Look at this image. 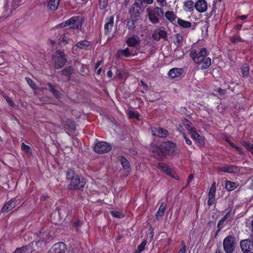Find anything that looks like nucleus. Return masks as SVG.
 Here are the masks:
<instances>
[{
  "instance_id": "nucleus-1",
  "label": "nucleus",
  "mask_w": 253,
  "mask_h": 253,
  "mask_svg": "<svg viewBox=\"0 0 253 253\" xmlns=\"http://www.w3.org/2000/svg\"><path fill=\"white\" fill-rule=\"evenodd\" d=\"M66 179L70 181L68 188L71 190L80 189L83 188L86 183L85 180L82 176L76 174L74 171L68 169L66 172Z\"/></svg>"
},
{
  "instance_id": "nucleus-2",
  "label": "nucleus",
  "mask_w": 253,
  "mask_h": 253,
  "mask_svg": "<svg viewBox=\"0 0 253 253\" xmlns=\"http://www.w3.org/2000/svg\"><path fill=\"white\" fill-rule=\"evenodd\" d=\"M161 148L163 151L165 155L175 156L180 153V150L176 146V145L171 141H168L161 142Z\"/></svg>"
},
{
  "instance_id": "nucleus-3",
  "label": "nucleus",
  "mask_w": 253,
  "mask_h": 253,
  "mask_svg": "<svg viewBox=\"0 0 253 253\" xmlns=\"http://www.w3.org/2000/svg\"><path fill=\"white\" fill-rule=\"evenodd\" d=\"M236 238L234 235H228L223 241V248L226 253H233L236 247Z\"/></svg>"
},
{
  "instance_id": "nucleus-4",
  "label": "nucleus",
  "mask_w": 253,
  "mask_h": 253,
  "mask_svg": "<svg viewBox=\"0 0 253 253\" xmlns=\"http://www.w3.org/2000/svg\"><path fill=\"white\" fill-rule=\"evenodd\" d=\"M149 19L153 24L158 23L159 18L164 15V11L162 8L156 7L152 9H146Z\"/></svg>"
},
{
  "instance_id": "nucleus-5",
  "label": "nucleus",
  "mask_w": 253,
  "mask_h": 253,
  "mask_svg": "<svg viewBox=\"0 0 253 253\" xmlns=\"http://www.w3.org/2000/svg\"><path fill=\"white\" fill-rule=\"evenodd\" d=\"M207 50L206 48H202L197 52L195 49H192L189 53L190 57L197 64H200L202 59L207 56Z\"/></svg>"
},
{
  "instance_id": "nucleus-6",
  "label": "nucleus",
  "mask_w": 253,
  "mask_h": 253,
  "mask_svg": "<svg viewBox=\"0 0 253 253\" xmlns=\"http://www.w3.org/2000/svg\"><path fill=\"white\" fill-rule=\"evenodd\" d=\"M143 3L140 2V0H136L129 10L131 18L134 17L136 19L139 17L141 12L143 10Z\"/></svg>"
},
{
  "instance_id": "nucleus-7",
  "label": "nucleus",
  "mask_w": 253,
  "mask_h": 253,
  "mask_svg": "<svg viewBox=\"0 0 253 253\" xmlns=\"http://www.w3.org/2000/svg\"><path fill=\"white\" fill-rule=\"evenodd\" d=\"M54 61L55 68H61L67 61L65 53L61 50H57L54 54Z\"/></svg>"
},
{
  "instance_id": "nucleus-8",
  "label": "nucleus",
  "mask_w": 253,
  "mask_h": 253,
  "mask_svg": "<svg viewBox=\"0 0 253 253\" xmlns=\"http://www.w3.org/2000/svg\"><path fill=\"white\" fill-rule=\"evenodd\" d=\"M68 26H71L69 29H81L84 18L81 16H73L67 20Z\"/></svg>"
},
{
  "instance_id": "nucleus-9",
  "label": "nucleus",
  "mask_w": 253,
  "mask_h": 253,
  "mask_svg": "<svg viewBox=\"0 0 253 253\" xmlns=\"http://www.w3.org/2000/svg\"><path fill=\"white\" fill-rule=\"evenodd\" d=\"M112 149V146L104 141H98L94 145V150L98 154H103L109 152Z\"/></svg>"
},
{
  "instance_id": "nucleus-10",
  "label": "nucleus",
  "mask_w": 253,
  "mask_h": 253,
  "mask_svg": "<svg viewBox=\"0 0 253 253\" xmlns=\"http://www.w3.org/2000/svg\"><path fill=\"white\" fill-rule=\"evenodd\" d=\"M240 247L244 253H253V244L252 240L249 239L241 240Z\"/></svg>"
},
{
  "instance_id": "nucleus-11",
  "label": "nucleus",
  "mask_w": 253,
  "mask_h": 253,
  "mask_svg": "<svg viewBox=\"0 0 253 253\" xmlns=\"http://www.w3.org/2000/svg\"><path fill=\"white\" fill-rule=\"evenodd\" d=\"M152 37L156 41H159L161 39H163L164 41L168 40L166 31L159 29L155 30Z\"/></svg>"
},
{
  "instance_id": "nucleus-12",
  "label": "nucleus",
  "mask_w": 253,
  "mask_h": 253,
  "mask_svg": "<svg viewBox=\"0 0 253 253\" xmlns=\"http://www.w3.org/2000/svg\"><path fill=\"white\" fill-rule=\"evenodd\" d=\"M216 190V184L214 181L211 186L208 194V205L209 206H211L214 203Z\"/></svg>"
},
{
  "instance_id": "nucleus-13",
  "label": "nucleus",
  "mask_w": 253,
  "mask_h": 253,
  "mask_svg": "<svg viewBox=\"0 0 253 253\" xmlns=\"http://www.w3.org/2000/svg\"><path fill=\"white\" fill-rule=\"evenodd\" d=\"M217 169L219 171L228 173H237L240 171V168L234 165L225 166L223 167H218Z\"/></svg>"
},
{
  "instance_id": "nucleus-14",
  "label": "nucleus",
  "mask_w": 253,
  "mask_h": 253,
  "mask_svg": "<svg viewBox=\"0 0 253 253\" xmlns=\"http://www.w3.org/2000/svg\"><path fill=\"white\" fill-rule=\"evenodd\" d=\"M152 152L153 156L159 160H162L166 157L163 151L161 148L160 144L159 146L153 147Z\"/></svg>"
},
{
  "instance_id": "nucleus-15",
  "label": "nucleus",
  "mask_w": 253,
  "mask_h": 253,
  "mask_svg": "<svg viewBox=\"0 0 253 253\" xmlns=\"http://www.w3.org/2000/svg\"><path fill=\"white\" fill-rule=\"evenodd\" d=\"M169 134L168 131L162 127H155L152 129V134L154 136L157 135L161 138H166Z\"/></svg>"
},
{
  "instance_id": "nucleus-16",
  "label": "nucleus",
  "mask_w": 253,
  "mask_h": 253,
  "mask_svg": "<svg viewBox=\"0 0 253 253\" xmlns=\"http://www.w3.org/2000/svg\"><path fill=\"white\" fill-rule=\"evenodd\" d=\"M51 249L53 253H65L67 249L66 245L62 242L55 244Z\"/></svg>"
},
{
  "instance_id": "nucleus-17",
  "label": "nucleus",
  "mask_w": 253,
  "mask_h": 253,
  "mask_svg": "<svg viewBox=\"0 0 253 253\" xmlns=\"http://www.w3.org/2000/svg\"><path fill=\"white\" fill-rule=\"evenodd\" d=\"M17 201L15 199L13 198L5 204L1 210L2 212H7L12 210L16 206Z\"/></svg>"
},
{
  "instance_id": "nucleus-18",
  "label": "nucleus",
  "mask_w": 253,
  "mask_h": 253,
  "mask_svg": "<svg viewBox=\"0 0 253 253\" xmlns=\"http://www.w3.org/2000/svg\"><path fill=\"white\" fill-rule=\"evenodd\" d=\"M140 39L137 35H133L129 37L126 41V43L128 46L134 47L140 43Z\"/></svg>"
},
{
  "instance_id": "nucleus-19",
  "label": "nucleus",
  "mask_w": 253,
  "mask_h": 253,
  "mask_svg": "<svg viewBox=\"0 0 253 253\" xmlns=\"http://www.w3.org/2000/svg\"><path fill=\"white\" fill-rule=\"evenodd\" d=\"M196 9L200 12H204L207 9V3L205 0H199L195 5Z\"/></svg>"
},
{
  "instance_id": "nucleus-20",
  "label": "nucleus",
  "mask_w": 253,
  "mask_h": 253,
  "mask_svg": "<svg viewBox=\"0 0 253 253\" xmlns=\"http://www.w3.org/2000/svg\"><path fill=\"white\" fill-rule=\"evenodd\" d=\"M114 24V17L110 16L106 19V23L104 25V31L105 34L110 32Z\"/></svg>"
},
{
  "instance_id": "nucleus-21",
  "label": "nucleus",
  "mask_w": 253,
  "mask_h": 253,
  "mask_svg": "<svg viewBox=\"0 0 253 253\" xmlns=\"http://www.w3.org/2000/svg\"><path fill=\"white\" fill-rule=\"evenodd\" d=\"M74 73V69L72 66L66 67L62 71L59 72V73L65 76L67 78V81H70L71 79V76Z\"/></svg>"
},
{
  "instance_id": "nucleus-22",
  "label": "nucleus",
  "mask_w": 253,
  "mask_h": 253,
  "mask_svg": "<svg viewBox=\"0 0 253 253\" xmlns=\"http://www.w3.org/2000/svg\"><path fill=\"white\" fill-rule=\"evenodd\" d=\"M77 47L78 48L84 49V50H88L90 49L91 47V44L90 42L86 40H83L79 42L76 45Z\"/></svg>"
},
{
  "instance_id": "nucleus-23",
  "label": "nucleus",
  "mask_w": 253,
  "mask_h": 253,
  "mask_svg": "<svg viewBox=\"0 0 253 253\" xmlns=\"http://www.w3.org/2000/svg\"><path fill=\"white\" fill-rule=\"evenodd\" d=\"M166 207L167 204L165 202H163L161 204L159 210L156 214V218L158 220H159L164 215V212L166 209Z\"/></svg>"
},
{
  "instance_id": "nucleus-24",
  "label": "nucleus",
  "mask_w": 253,
  "mask_h": 253,
  "mask_svg": "<svg viewBox=\"0 0 253 253\" xmlns=\"http://www.w3.org/2000/svg\"><path fill=\"white\" fill-rule=\"evenodd\" d=\"M191 137L196 140L201 146H204L205 144L204 139L201 135L197 133L196 130L190 133Z\"/></svg>"
},
{
  "instance_id": "nucleus-25",
  "label": "nucleus",
  "mask_w": 253,
  "mask_h": 253,
  "mask_svg": "<svg viewBox=\"0 0 253 253\" xmlns=\"http://www.w3.org/2000/svg\"><path fill=\"white\" fill-rule=\"evenodd\" d=\"M182 123L186 129L189 131L190 133H191L193 131L196 130L195 127L193 126L192 123H191L188 120L184 119L182 120Z\"/></svg>"
},
{
  "instance_id": "nucleus-26",
  "label": "nucleus",
  "mask_w": 253,
  "mask_h": 253,
  "mask_svg": "<svg viewBox=\"0 0 253 253\" xmlns=\"http://www.w3.org/2000/svg\"><path fill=\"white\" fill-rule=\"evenodd\" d=\"M47 85L48 87V90L56 98L58 99L60 98L61 94L60 92L55 89L51 83H48Z\"/></svg>"
},
{
  "instance_id": "nucleus-27",
  "label": "nucleus",
  "mask_w": 253,
  "mask_h": 253,
  "mask_svg": "<svg viewBox=\"0 0 253 253\" xmlns=\"http://www.w3.org/2000/svg\"><path fill=\"white\" fill-rule=\"evenodd\" d=\"M158 168L163 172L168 175H171V170L170 168L166 164L159 163L158 165Z\"/></svg>"
},
{
  "instance_id": "nucleus-28",
  "label": "nucleus",
  "mask_w": 253,
  "mask_h": 253,
  "mask_svg": "<svg viewBox=\"0 0 253 253\" xmlns=\"http://www.w3.org/2000/svg\"><path fill=\"white\" fill-rule=\"evenodd\" d=\"M200 64H202L201 69L202 70L208 69L211 65V59L210 57H205L202 59L200 62Z\"/></svg>"
},
{
  "instance_id": "nucleus-29",
  "label": "nucleus",
  "mask_w": 253,
  "mask_h": 253,
  "mask_svg": "<svg viewBox=\"0 0 253 253\" xmlns=\"http://www.w3.org/2000/svg\"><path fill=\"white\" fill-rule=\"evenodd\" d=\"M181 74V69L178 68H173L169 70V77L171 78H174L179 77Z\"/></svg>"
},
{
  "instance_id": "nucleus-30",
  "label": "nucleus",
  "mask_w": 253,
  "mask_h": 253,
  "mask_svg": "<svg viewBox=\"0 0 253 253\" xmlns=\"http://www.w3.org/2000/svg\"><path fill=\"white\" fill-rule=\"evenodd\" d=\"M60 0H49L48 7L51 11H55L58 7Z\"/></svg>"
},
{
  "instance_id": "nucleus-31",
  "label": "nucleus",
  "mask_w": 253,
  "mask_h": 253,
  "mask_svg": "<svg viewBox=\"0 0 253 253\" xmlns=\"http://www.w3.org/2000/svg\"><path fill=\"white\" fill-rule=\"evenodd\" d=\"M118 160L120 162L123 169H127L129 168V163L126 158L123 156H120L118 157Z\"/></svg>"
},
{
  "instance_id": "nucleus-32",
  "label": "nucleus",
  "mask_w": 253,
  "mask_h": 253,
  "mask_svg": "<svg viewBox=\"0 0 253 253\" xmlns=\"http://www.w3.org/2000/svg\"><path fill=\"white\" fill-rule=\"evenodd\" d=\"M177 24H178V25L184 28H190L192 25L191 22L185 21L180 18H178Z\"/></svg>"
},
{
  "instance_id": "nucleus-33",
  "label": "nucleus",
  "mask_w": 253,
  "mask_h": 253,
  "mask_svg": "<svg viewBox=\"0 0 253 253\" xmlns=\"http://www.w3.org/2000/svg\"><path fill=\"white\" fill-rule=\"evenodd\" d=\"M242 74L244 78H248L249 76L250 73V67L249 66L245 64L241 68Z\"/></svg>"
},
{
  "instance_id": "nucleus-34",
  "label": "nucleus",
  "mask_w": 253,
  "mask_h": 253,
  "mask_svg": "<svg viewBox=\"0 0 253 253\" xmlns=\"http://www.w3.org/2000/svg\"><path fill=\"white\" fill-rule=\"evenodd\" d=\"M185 10L191 12L193 10L194 2L192 0H188L184 3Z\"/></svg>"
},
{
  "instance_id": "nucleus-35",
  "label": "nucleus",
  "mask_w": 253,
  "mask_h": 253,
  "mask_svg": "<svg viewBox=\"0 0 253 253\" xmlns=\"http://www.w3.org/2000/svg\"><path fill=\"white\" fill-rule=\"evenodd\" d=\"M120 52L122 55L125 57H128L130 55H134L135 54V53H133L128 47H126L124 50H120Z\"/></svg>"
},
{
  "instance_id": "nucleus-36",
  "label": "nucleus",
  "mask_w": 253,
  "mask_h": 253,
  "mask_svg": "<svg viewBox=\"0 0 253 253\" xmlns=\"http://www.w3.org/2000/svg\"><path fill=\"white\" fill-rule=\"evenodd\" d=\"M131 18H131L130 19L128 20V21H127L126 27L129 30L132 31L135 28V22L136 21V19L135 20H134Z\"/></svg>"
},
{
  "instance_id": "nucleus-37",
  "label": "nucleus",
  "mask_w": 253,
  "mask_h": 253,
  "mask_svg": "<svg viewBox=\"0 0 253 253\" xmlns=\"http://www.w3.org/2000/svg\"><path fill=\"white\" fill-rule=\"evenodd\" d=\"M242 145L252 154H253V144L248 141H243L242 142Z\"/></svg>"
},
{
  "instance_id": "nucleus-38",
  "label": "nucleus",
  "mask_w": 253,
  "mask_h": 253,
  "mask_svg": "<svg viewBox=\"0 0 253 253\" xmlns=\"http://www.w3.org/2000/svg\"><path fill=\"white\" fill-rule=\"evenodd\" d=\"M165 16L168 20L171 22L173 21L176 18V16L174 13L173 12L169 11H167L165 13Z\"/></svg>"
},
{
  "instance_id": "nucleus-39",
  "label": "nucleus",
  "mask_w": 253,
  "mask_h": 253,
  "mask_svg": "<svg viewBox=\"0 0 253 253\" xmlns=\"http://www.w3.org/2000/svg\"><path fill=\"white\" fill-rule=\"evenodd\" d=\"M236 187V184L234 182L227 181L225 188L228 191H232L234 190Z\"/></svg>"
},
{
  "instance_id": "nucleus-40",
  "label": "nucleus",
  "mask_w": 253,
  "mask_h": 253,
  "mask_svg": "<svg viewBox=\"0 0 253 253\" xmlns=\"http://www.w3.org/2000/svg\"><path fill=\"white\" fill-rule=\"evenodd\" d=\"M40 238H42V242H48L50 240L51 237L49 236L47 233H42L40 232L39 234Z\"/></svg>"
},
{
  "instance_id": "nucleus-41",
  "label": "nucleus",
  "mask_w": 253,
  "mask_h": 253,
  "mask_svg": "<svg viewBox=\"0 0 253 253\" xmlns=\"http://www.w3.org/2000/svg\"><path fill=\"white\" fill-rule=\"evenodd\" d=\"M65 125L69 126L72 130H74L76 128L75 122L71 119H67L66 120Z\"/></svg>"
},
{
  "instance_id": "nucleus-42",
  "label": "nucleus",
  "mask_w": 253,
  "mask_h": 253,
  "mask_svg": "<svg viewBox=\"0 0 253 253\" xmlns=\"http://www.w3.org/2000/svg\"><path fill=\"white\" fill-rule=\"evenodd\" d=\"M108 4V0H99V6L100 9H105Z\"/></svg>"
},
{
  "instance_id": "nucleus-43",
  "label": "nucleus",
  "mask_w": 253,
  "mask_h": 253,
  "mask_svg": "<svg viewBox=\"0 0 253 253\" xmlns=\"http://www.w3.org/2000/svg\"><path fill=\"white\" fill-rule=\"evenodd\" d=\"M182 36L180 34H177L175 35L174 42L176 45H180L182 42Z\"/></svg>"
},
{
  "instance_id": "nucleus-44",
  "label": "nucleus",
  "mask_w": 253,
  "mask_h": 253,
  "mask_svg": "<svg viewBox=\"0 0 253 253\" xmlns=\"http://www.w3.org/2000/svg\"><path fill=\"white\" fill-rule=\"evenodd\" d=\"M146 245V241H143L137 247V249L136 251V253H141L145 249Z\"/></svg>"
},
{
  "instance_id": "nucleus-45",
  "label": "nucleus",
  "mask_w": 253,
  "mask_h": 253,
  "mask_svg": "<svg viewBox=\"0 0 253 253\" xmlns=\"http://www.w3.org/2000/svg\"><path fill=\"white\" fill-rule=\"evenodd\" d=\"M111 214L116 218H121L124 217V215L120 211H113L110 212Z\"/></svg>"
},
{
  "instance_id": "nucleus-46",
  "label": "nucleus",
  "mask_w": 253,
  "mask_h": 253,
  "mask_svg": "<svg viewBox=\"0 0 253 253\" xmlns=\"http://www.w3.org/2000/svg\"><path fill=\"white\" fill-rule=\"evenodd\" d=\"M27 83L31 87V88L33 89H37V85L35 83V82L32 80L29 77H26L25 78Z\"/></svg>"
},
{
  "instance_id": "nucleus-47",
  "label": "nucleus",
  "mask_w": 253,
  "mask_h": 253,
  "mask_svg": "<svg viewBox=\"0 0 253 253\" xmlns=\"http://www.w3.org/2000/svg\"><path fill=\"white\" fill-rule=\"evenodd\" d=\"M28 250L27 246H23L21 248H18L13 253H26Z\"/></svg>"
},
{
  "instance_id": "nucleus-48",
  "label": "nucleus",
  "mask_w": 253,
  "mask_h": 253,
  "mask_svg": "<svg viewBox=\"0 0 253 253\" xmlns=\"http://www.w3.org/2000/svg\"><path fill=\"white\" fill-rule=\"evenodd\" d=\"M3 97L9 105H10V106L14 108H16V105L14 104V102L12 100V99L10 98H9L7 96H3Z\"/></svg>"
},
{
  "instance_id": "nucleus-49",
  "label": "nucleus",
  "mask_w": 253,
  "mask_h": 253,
  "mask_svg": "<svg viewBox=\"0 0 253 253\" xmlns=\"http://www.w3.org/2000/svg\"><path fill=\"white\" fill-rule=\"evenodd\" d=\"M21 149L27 153H31V148L28 145L25 144L24 143H22L21 144Z\"/></svg>"
},
{
  "instance_id": "nucleus-50",
  "label": "nucleus",
  "mask_w": 253,
  "mask_h": 253,
  "mask_svg": "<svg viewBox=\"0 0 253 253\" xmlns=\"http://www.w3.org/2000/svg\"><path fill=\"white\" fill-rule=\"evenodd\" d=\"M230 40H231V42L233 43H235L237 42H242L243 41V40H242L241 37L239 36L231 37Z\"/></svg>"
},
{
  "instance_id": "nucleus-51",
  "label": "nucleus",
  "mask_w": 253,
  "mask_h": 253,
  "mask_svg": "<svg viewBox=\"0 0 253 253\" xmlns=\"http://www.w3.org/2000/svg\"><path fill=\"white\" fill-rule=\"evenodd\" d=\"M128 115L130 118H138V114H136L132 111H129Z\"/></svg>"
},
{
  "instance_id": "nucleus-52",
  "label": "nucleus",
  "mask_w": 253,
  "mask_h": 253,
  "mask_svg": "<svg viewBox=\"0 0 253 253\" xmlns=\"http://www.w3.org/2000/svg\"><path fill=\"white\" fill-rule=\"evenodd\" d=\"M66 26H68L67 21H65L64 22H63L57 25V27L58 28H61L63 27H65Z\"/></svg>"
},
{
  "instance_id": "nucleus-53",
  "label": "nucleus",
  "mask_w": 253,
  "mask_h": 253,
  "mask_svg": "<svg viewBox=\"0 0 253 253\" xmlns=\"http://www.w3.org/2000/svg\"><path fill=\"white\" fill-rule=\"evenodd\" d=\"M183 136L185 139V141L186 144L188 145H191L192 144L191 140L189 138L187 137L185 134H183Z\"/></svg>"
},
{
  "instance_id": "nucleus-54",
  "label": "nucleus",
  "mask_w": 253,
  "mask_h": 253,
  "mask_svg": "<svg viewBox=\"0 0 253 253\" xmlns=\"http://www.w3.org/2000/svg\"><path fill=\"white\" fill-rule=\"evenodd\" d=\"M61 41L63 42H64L65 44H67L69 42V41H70V39L66 36H64L62 38Z\"/></svg>"
},
{
  "instance_id": "nucleus-55",
  "label": "nucleus",
  "mask_w": 253,
  "mask_h": 253,
  "mask_svg": "<svg viewBox=\"0 0 253 253\" xmlns=\"http://www.w3.org/2000/svg\"><path fill=\"white\" fill-rule=\"evenodd\" d=\"M186 252V246L185 245L184 242H183L182 248L178 252V253H185Z\"/></svg>"
},
{
  "instance_id": "nucleus-56",
  "label": "nucleus",
  "mask_w": 253,
  "mask_h": 253,
  "mask_svg": "<svg viewBox=\"0 0 253 253\" xmlns=\"http://www.w3.org/2000/svg\"><path fill=\"white\" fill-rule=\"evenodd\" d=\"M218 92L220 95H224L226 92V90L219 88L218 89Z\"/></svg>"
},
{
  "instance_id": "nucleus-57",
  "label": "nucleus",
  "mask_w": 253,
  "mask_h": 253,
  "mask_svg": "<svg viewBox=\"0 0 253 253\" xmlns=\"http://www.w3.org/2000/svg\"><path fill=\"white\" fill-rule=\"evenodd\" d=\"M140 2H144L147 4H152L153 2V0H140Z\"/></svg>"
},
{
  "instance_id": "nucleus-58",
  "label": "nucleus",
  "mask_w": 253,
  "mask_h": 253,
  "mask_svg": "<svg viewBox=\"0 0 253 253\" xmlns=\"http://www.w3.org/2000/svg\"><path fill=\"white\" fill-rule=\"evenodd\" d=\"M9 4L8 3H6L4 5L3 8L5 12H7L9 9Z\"/></svg>"
},
{
  "instance_id": "nucleus-59",
  "label": "nucleus",
  "mask_w": 253,
  "mask_h": 253,
  "mask_svg": "<svg viewBox=\"0 0 253 253\" xmlns=\"http://www.w3.org/2000/svg\"><path fill=\"white\" fill-rule=\"evenodd\" d=\"M141 85L145 89H147L148 88L147 84L142 81H141Z\"/></svg>"
},
{
  "instance_id": "nucleus-60",
  "label": "nucleus",
  "mask_w": 253,
  "mask_h": 253,
  "mask_svg": "<svg viewBox=\"0 0 253 253\" xmlns=\"http://www.w3.org/2000/svg\"><path fill=\"white\" fill-rule=\"evenodd\" d=\"M194 178V175L192 174H191L189 175L188 179H187V182L188 184H189L190 182V181L193 179Z\"/></svg>"
},
{
  "instance_id": "nucleus-61",
  "label": "nucleus",
  "mask_w": 253,
  "mask_h": 253,
  "mask_svg": "<svg viewBox=\"0 0 253 253\" xmlns=\"http://www.w3.org/2000/svg\"><path fill=\"white\" fill-rule=\"evenodd\" d=\"M227 219V218L224 216L220 220H219V224H223L224 222Z\"/></svg>"
},
{
  "instance_id": "nucleus-62",
  "label": "nucleus",
  "mask_w": 253,
  "mask_h": 253,
  "mask_svg": "<svg viewBox=\"0 0 253 253\" xmlns=\"http://www.w3.org/2000/svg\"><path fill=\"white\" fill-rule=\"evenodd\" d=\"M247 16H248L247 15H241V16H239L237 17V18L238 19H241L242 20H245V19L247 18Z\"/></svg>"
},
{
  "instance_id": "nucleus-63",
  "label": "nucleus",
  "mask_w": 253,
  "mask_h": 253,
  "mask_svg": "<svg viewBox=\"0 0 253 253\" xmlns=\"http://www.w3.org/2000/svg\"><path fill=\"white\" fill-rule=\"evenodd\" d=\"M107 75L109 78H112L113 76V73L111 70H109L107 73Z\"/></svg>"
},
{
  "instance_id": "nucleus-64",
  "label": "nucleus",
  "mask_w": 253,
  "mask_h": 253,
  "mask_svg": "<svg viewBox=\"0 0 253 253\" xmlns=\"http://www.w3.org/2000/svg\"><path fill=\"white\" fill-rule=\"evenodd\" d=\"M101 61H98L95 65V69H97L101 65Z\"/></svg>"
}]
</instances>
